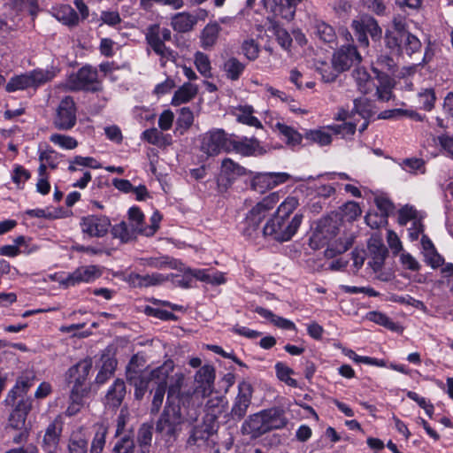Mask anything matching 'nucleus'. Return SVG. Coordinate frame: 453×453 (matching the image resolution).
Returning <instances> with one entry per match:
<instances>
[{"instance_id":"nucleus-1","label":"nucleus","mask_w":453,"mask_h":453,"mask_svg":"<svg viewBox=\"0 0 453 453\" xmlns=\"http://www.w3.org/2000/svg\"><path fill=\"white\" fill-rule=\"evenodd\" d=\"M185 423L180 407L176 404H165L162 413L156 421L155 431L157 440L161 441L166 449L177 442Z\"/></svg>"},{"instance_id":"nucleus-2","label":"nucleus","mask_w":453,"mask_h":453,"mask_svg":"<svg viewBox=\"0 0 453 453\" xmlns=\"http://www.w3.org/2000/svg\"><path fill=\"white\" fill-rule=\"evenodd\" d=\"M280 201L279 192H273L253 206L241 223V232L248 239L256 238L260 231L259 225Z\"/></svg>"},{"instance_id":"nucleus-3","label":"nucleus","mask_w":453,"mask_h":453,"mask_svg":"<svg viewBox=\"0 0 453 453\" xmlns=\"http://www.w3.org/2000/svg\"><path fill=\"white\" fill-rule=\"evenodd\" d=\"M303 219L302 213H296L291 219L273 215L263 227L262 234L278 242H287L296 233Z\"/></svg>"},{"instance_id":"nucleus-4","label":"nucleus","mask_w":453,"mask_h":453,"mask_svg":"<svg viewBox=\"0 0 453 453\" xmlns=\"http://www.w3.org/2000/svg\"><path fill=\"white\" fill-rule=\"evenodd\" d=\"M93 363L89 357L80 360L72 365L65 372V379L70 388V393L73 395H88L91 391L89 372L92 370Z\"/></svg>"},{"instance_id":"nucleus-5","label":"nucleus","mask_w":453,"mask_h":453,"mask_svg":"<svg viewBox=\"0 0 453 453\" xmlns=\"http://www.w3.org/2000/svg\"><path fill=\"white\" fill-rule=\"evenodd\" d=\"M4 403L11 408L8 418V426L11 428H22L27 418L32 410L33 399L28 395L19 394L10 390L4 399Z\"/></svg>"},{"instance_id":"nucleus-6","label":"nucleus","mask_w":453,"mask_h":453,"mask_svg":"<svg viewBox=\"0 0 453 453\" xmlns=\"http://www.w3.org/2000/svg\"><path fill=\"white\" fill-rule=\"evenodd\" d=\"M172 32L166 27H160L159 25H150L147 28L145 39L153 51L160 56L161 65L164 66L166 60L175 61L177 53L165 46V42L170 41Z\"/></svg>"},{"instance_id":"nucleus-7","label":"nucleus","mask_w":453,"mask_h":453,"mask_svg":"<svg viewBox=\"0 0 453 453\" xmlns=\"http://www.w3.org/2000/svg\"><path fill=\"white\" fill-rule=\"evenodd\" d=\"M351 28L357 41L358 46L361 48H368L369 35L372 41L378 42L382 36V29L379 26L377 20L367 14L361 15L351 22Z\"/></svg>"},{"instance_id":"nucleus-8","label":"nucleus","mask_w":453,"mask_h":453,"mask_svg":"<svg viewBox=\"0 0 453 453\" xmlns=\"http://www.w3.org/2000/svg\"><path fill=\"white\" fill-rule=\"evenodd\" d=\"M67 84L72 91L97 92L102 90L97 70L90 65H85L77 73H72L68 78Z\"/></svg>"},{"instance_id":"nucleus-9","label":"nucleus","mask_w":453,"mask_h":453,"mask_svg":"<svg viewBox=\"0 0 453 453\" xmlns=\"http://www.w3.org/2000/svg\"><path fill=\"white\" fill-rule=\"evenodd\" d=\"M77 108L73 98L66 96L61 99L53 116V126L60 131H68L77 123Z\"/></svg>"},{"instance_id":"nucleus-10","label":"nucleus","mask_w":453,"mask_h":453,"mask_svg":"<svg viewBox=\"0 0 453 453\" xmlns=\"http://www.w3.org/2000/svg\"><path fill=\"white\" fill-rule=\"evenodd\" d=\"M174 369L173 361L171 359L166 360L164 364L156 368V372H154L156 377V388L153 393V397L151 401L150 407V414L156 415L159 412L167 388V380L170 373Z\"/></svg>"},{"instance_id":"nucleus-11","label":"nucleus","mask_w":453,"mask_h":453,"mask_svg":"<svg viewBox=\"0 0 453 453\" xmlns=\"http://www.w3.org/2000/svg\"><path fill=\"white\" fill-rule=\"evenodd\" d=\"M231 134L223 129L211 130L203 134L201 150L208 156H216L221 151L230 152Z\"/></svg>"},{"instance_id":"nucleus-12","label":"nucleus","mask_w":453,"mask_h":453,"mask_svg":"<svg viewBox=\"0 0 453 453\" xmlns=\"http://www.w3.org/2000/svg\"><path fill=\"white\" fill-rule=\"evenodd\" d=\"M214 380V367L211 365H203L196 373V388L191 395V399L205 398L209 396L213 390Z\"/></svg>"},{"instance_id":"nucleus-13","label":"nucleus","mask_w":453,"mask_h":453,"mask_svg":"<svg viewBox=\"0 0 453 453\" xmlns=\"http://www.w3.org/2000/svg\"><path fill=\"white\" fill-rule=\"evenodd\" d=\"M102 271L97 265H83L76 268L73 272L60 280L65 288L73 287L81 283H89L100 278Z\"/></svg>"},{"instance_id":"nucleus-14","label":"nucleus","mask_w":453,"mask_h":453,"mask_svg":"<svg viewBox=\"0 0 453 453\" xmlns=\"http://www.w3.org/2000/svg\"><path fill=\"white\" fill-rule=\"evenodd\" d=\"M289 179L290 175L287 173H259L251 179L250 188L257 193L264 194Z\"/></svg>"},{"instance_id":"nucleus-15","label":"nucleus","mask_w":453,"mask_h":453,"mask_svg":"<svg viewBox=\"0 0 453 453\" xmlns=\"http://www.w3.org/2000/svg\"><path fill=\"white\" fill-rule=\"evenodd\" d=\"M252 394L253 387L250 382L242 380L239 383L238 394L230 411L233 419L241 420L245 417L248 408L251 403Z\"/></svg>"},{"instance_id":"nucleus-16","label":"nucleus","mask_w":453,"mask_h":453,"mask_svg":"<svg viewBox=\"0 0 453 453\" xmlns=\"http://www.w3.org/2000/svg\"><path fill=\"white\" fill-rule=\"evenodd\" d=\"M82 233L89 237L104 236L111 226V220L106 216L88 215L81 218L80 223Z\"/></svg>"},{"instance_id":"nucleus-17","label":"nucleus","mask_w":453,"mask_h":453,"mask_svg":"<svg viewBox=\"0 0 453 453\" xmlns=\"http://www.w3.org/2000/svg\"><path fill=\"white\" fill-rule=\"evenodd\" d=\"M361 55L352 44L342 45L333 55L332 63L340 72L349 70L352 65L361 62Z\"/></svg>"},{"instance_id":"nucleus-18","label":"nucleus","mask_w":453,"mask_h":453,"mask_svg":"<svg viewBox=\"0 0 453 453\" xmlns=\"http://www.w3.org/2000/svg\"><path fill=\"white\" fill-rule=\"evenodd\" d=\"M367 248L370 254L368 265L377 273L382 269L388 250L382 239L378 236H372L369 239Z\"/></svg>"},{"instance_id":"nucleus-19","label":"nucleus","mask_w":453,"mask_h":453,"mask_svg":"<svg viewBox=\"0 0 453 453\" xmlns=\"http://www.w3.org/2000/svg\"><path fill=\"white\" fill-rule=\"evenodd\" d=\"M155 372L156 368L149 372L130 373V375L126 376L127 383L134 388V396L135 400H142L149 388V384L151 381L156 382Z\"/></svg>"},{"instance_id":"nucleus-20","label":"nucleus","mask_w":453,"mask_h":453,"mask_svg":"<svg viewBox=\"0 0 453 453\" xmlns=\"http://www.w3.org/2000/svg\"><path fill=\"white\" fill-rule=\"evenodd\" d=\"M397 37L399 39L397 40L398 42L395 47L386 45L391 54L400 56L405 52L408 56H411L412 54L421 50V42L416 35H412L411 33L409 32L403 34L401 36Z\"/></svg>"},{"instance_id":"nucleus-21","label":"nucleus","mask_w":453,"mask_h":453,"mask_svg":"<svg viewBox=\"0 0 453 453\" xmlns=\"http://www.w3.org/2000/svg\"><path fill=\"white\" fill-rule=\"evenodd\" d=\"M241 431L242 434L249 435L253 439L258 438L266 434L267 429L263 411L250 415L242 423Z\"/></svg>"},{"instance_id":"nucleus-22","label":"nucleus","mask_w":453,"mask_h":453,"mask_svg":"<svg viewBox=\"0 0 453 453\" xmlns=\"http://www.w3.org/2000/svg\"><path fill=\"white\" fill-rule=\"evenodd\" d=\"M259 148V142L256 138H239L235 134H231L230 151L249 157L255 155Z\"/></svg>"},{"instance_id":"nucleus-23","label":"nucleus","mask_w":453,"mask_h":453,"mask_svg":"<svg viewBox=\"0 0 453 453\" xmlns=\"http://www.w3.org/2000/svg\"><path fill=\"white\" fill-rule=\"evenodd\" d=\"M214 425L206 421L195 426L190 431V434L187 440V445L201 446L204 444L208 439L215 433Z\"/></svg>"},{"instance_id":"nucleus-24","label":"nucleus","mask_w":453,"mask_h":453,"mask_svg":"<svg viewBox=\"0 0 453 453\" xmlns=\"http://www.w3.org/2000/svg\"><path fill=\"white\" fill-rule=\"evenodd\" d=\"M167 280L161 273H153L151 274L141 275L136 273H130L127 276V282L134 288H149L162 284Z\"/></svg>"},{"instance_id":"nucleus-25","label":"nucleus","mask_w":453,"mask_h":453,"mask_svg":"<svg viewBox=\"0 0 453 453\" xmlns=\"http://www.w3.org/2000/svg\"><path fill=\"white\" fill-rule=\"evenodd\" d=\"M337 231L338 228L332 219L321 220L311 237V242H316L317 246H323L327 243L329 239L337 234Z\"/></svg>"},{"instance_id":"nucleus-26","label":"nucleus","mask_w":453,"mask_h":453,"mask_svg":"<svg viewBox=\"0 0 453 453\" xmlns=\"http://www.w3.org/2000/svg\"><path fill=\"white\" fill-rule=\"evenodd\" d=\"M198 22V17L188 12L175 13L171 18V27L178 33H188Z\"/></svg>"},{"instance_id":"nucleus-27","label":"nucleus","mask_w":453,"mask_h":453,"mask_svg":"<svg viewBox=\"0 0 453 453\" xmlns=\"http://www.w3.org/2000/svg\"><path fill=\"white\" fill-rule=\"evenodd\" d=\"M126 393L124 380L121 379L115 380L105 395L106 405L112 410H117L121 405Z\"/></svg>"},{"instance_id":"nucleus-28","label":"nucleus","mask_w":453,"mask_h":453,"mask_svg":"<svg viewBox=\"0 0 453 453\" xmlns=\"http://www.w3.org/2000/svg\"><path fill=\"white\" fill-rule=\"evenodd\" d=\"M301 1L302 0H273L270 10L276 17L291 20L295 16L296 4Z\"/></svg>"},{"instance_id":"nucleus-29","label":"nucleus","mask_w":453,"mask_h":453,"mask_svg":"<svg viewBox=\"0 0 453 453\" xmlns=\"http://www.w3.org/2000/svg\"><path fill=\"white\" fill-rule=\"evenodd\" d=\"M88 438L82 428L73 431L67 441L66 453H88Z\"/></svg>"},{"instance_id":"nucleus-30","label":"nucleus","mask_w":453,"mask_h":453,"mask_svg":"<svg viewBox=\"0 0 453 453\" xmlns=\"http://www.w3.org/2000/svg\"><path fill=\"white\" fill-rule=\"evenodd\" d=\"M221 27L217 21L209 22L202 30L200 43L204 50H211L218 42Z\"/></svg>"},{"instance_id":"nucleus-31","label":"nucleus","mask_w":453,"mask_h":453,"mask_svg":"<svg viewBox=\"0 0 453 453\" xmlns=\"http://www.w3.org/2000/svg\"><path fill=\"white\" fill-rule=\"evenodd\" d=\"M394 30H387L384 37L385 45H391L395 47L397 45V36H401L403 34L409 33L407 30V23L405 18L397 15L393 18L392 20Z\"/></svg>"},{"instance_id":"nucleus-32","label":"nucleus","mask_w":453,"mask_h":453,"mask_svg":"<svg viewBox=\"0 0 453 453\" xmlns=\"http://www.w3.org/2000/svg\"><path fill=\"white\" fill-rule=\"evenodd\" d=\"M263 412L265 419L267 433L272 430L280 429L286 426L288 419L284 416V411L282 410L272 408L264 410Z\"/></svg>"},{"instance_id":"nucleus-33","label":"nucleus","mask_w":453,"mask_h":453,"mask_svg":"<svg viewBox=\"0 0 453 453\" xmlns=\"http://www.w3.org/2000/svg\"><path fill=\"white\" fill-rule=\"evenodd\" d=\"M63 431V422L60 418H55L49 424L45 430L42 443L49 448H55L59 441Z\"/></svg>"},{"instance_id":"nucleus-34","label":"nucleus","mask_w":453,"mask_h":453,"mask_svg":"<svg viewBox=\"0 0 453 453\" xmlns=\"http://www.w3.org/2000/svg\"><path fill=\"white\" fill-rule=\"evenodd\" d=\"M102 366L95 380V382L98 385L105 383L111 376H113L118 365L117 359L108 355L102 357Z\"/></svg>"},{"instance_id":"nucleus-35","label":"nucleus","mask_w":453,"mask_h":453,"mask_svg":"<svg viewBox=\"0 0 453 453\" xmlns=\"http://www.w3.org/2000/svg\"><path fill=\"white\" fill-rule=\"evenodd\" d=\"M153 435V426L151 424H142L137 432L136 442L140 453H150Z\"/></svg>"},{"instance_id":"nucleus-36","label":"nucleus","mask_w":453,"mask_h":453,"mask_svg":"<svg viewBox=\"0 0 453 453\" xmlns=\"http://www.w3.org/2000/svg\"><path fill=\"white\" fill-rule=\"evenodd\" d=\"M245 68L246 65L235 57L227 58L223 64V71L226 77L231 81H238Z\"/></svg>"},{"instance_id":"nucleus-37","label":"nucleus","mask_w":453,"mask_h":453,"mask_svg":"<svg viewBox=\"0 0 453 453\" xmlns=\"http://www.w3.org/2000/svg\"><path fill=\"white\" fill-rule=\"evenodd\" d=\"M275 128L279 131L287 145L292 148L300 145L304 138L298 131L283 123L278 122L275 125Z\"/></svg>"},{"instance_id":"nucleus-38","label":"nucleus","mask_w":453,"mask_h":453,"mask_svg":"<svg viewBox=\"0 0 453 453\" xmlns=\"http://www.w3.org/2000/svg\"><path fill=\"white\" fill-rule=\"evenodd\" d=\"M188 273L192 279H196L205 283L220 285L225 282V277L221 273L217 272L211 274L207 269H188Z\"/></svg>"},{"instance_id":"nucleus-39","label":"nucleus","mask_w":453,"mask_h":453,"mask_svg":"<svg viewBox=\"0 0 453 453\" xmlns=\"http://www.w3.org/2000/svg\"><path fill=\"white\" fill-rule=\"evenodd\" d=\"M36 380L35 372L34 371H25L16 380L15 385L11 390L19 394L27 395L30 388L35 385Z\"/></svg>"},{"instance_id":"nucleus-40","label":"nucleus","mask_w":453,"mask_h":453,"mask_svg":"<svg viewBox=\"0 0 453 453\" xmlns=\"http://www.w3.org/2000/svg\"><path fill=\"white\" fill-rule=\"evenodd\" d=\"M313 33L319 40L326 43H334L337 38L334 28L322 20L315 21Z\"/></svg>"},{"instance_id":"nucleus-41","label":"nucleus","mask_w":453,"mask_h":453,"mask_svg":"<svg viewBox=\"0 0 453 453\" xmlns=\"http://www.w3.org/2000/svg\"><path fill=\"white\" fill-rule=\"evenodd\" d=\"M197 93V88L191 83H184L178 90L175 91L173 99V105H180L189 102Z\"/></svg>"},{"instance_id":"nucleus-42","label":"nucleus","mask_w":453,"mask_h":453,"mask_svg":"<svg viewBox=\"0 0 453 453\" xmlns=\"http://www.w3.org/2000/svg\"><path fill=\"white\" fill-rule=\"evenodd\" d=\"M28 88H33V85L29 73H25L12 77L5 86V90L12 93L17 90H24Z\"/></svg>"},{"instance_id":"nucleus-43","label":"nucleus","mask_w":453,"mask_h":453,"mask_svg":"<svg viewBox=\"0 0 453 453\" xmlns=\"http://www.w3.org/2000/svg\"><path fill=\"white\" fill-rule=\"evenodd\" d=\"M141 265L156 269L173 268L174 262L168 256L149 257L139 259Z\"/></svg>"},{"instance_id":"nucleus-44","label":"nucleus","mask_w":453,"mask_h":453,"mask_svg":"<svg viewBox=\"0 0 453 453\" xmlns=\"http://www.w3.org/2000/svg\"><path fill=\"white\" fill-rule=\"evenodd\" d=\"M307 144L318 143L320 146H326L332 142L331 134L323 129L307 130L303 134Z\"/></svg>"},{"instance_id":"nucleus-45","label":"nucleus","mask_w":453,"mask_h":453,"mask_svg":"<svg viewBox=\"0 0 453 453\" xmlns=\"http://www.w3.org/2000/svg\"><path fill=\"white\" fill-rule=\"evenodd\" d=\"M277 378L287 384L288 386L296 388L299 387L298 382L296 379H293L291 375L294 374V370L282 362H278L274 365Z\"/></svg>"},{"instance_id":"nucleus-46","label":"nucleus","mask_w":453,"mask_h":453,"mask_svg":"<svg viewBox=\"0 0 453 453\" xmlns=\"http://www.w3.org/2000/svg\"><path fill=\"white\" fill-rule=\"evenodd\" d=\"M355 112L359 114L364 119H368L375 113V106L372 100L360 97L354 100Z\"/></svg>"},{"instance_id":"nucleus-47","label":"nucleus","mask_w":453,"mask_h":453,"mask_svg":"<svg viewBox=\"0 0 453 453\" xmlns=\"http://www.w3.org/2000/svg\"><path fill=\"white\" fill-rule=\"evenodd\" d=\"M56 18L63 24L74 27L79 24V16L70 5H63L56 12Z\"/></svg>"},{"instance_id":"nucleus-48","label":"nucleus","mask_w":453,"mask_h":453,"mask_svg":"<svg viewBox=\"0 0 453 453\" xmlns=\"http://www.w3.org/2000/svg\"><path fill=\"white\" fill-rule=\"evenodd\" d=\"M353 244L352 237L340 238L335 243L330 244L325 250V256L327 258H333L335 256L344 253Z\"/></svg>"},{"instance_id":"nucleus-49","label":"nucleus","mask_w":453,"mask_h":453,"mask_svg":"<svg viewBox=\"0 0 453 453\" xmlns=\"http://www.w3.org/2000/svg\"><path fill=\"white\" fill-rule=\"evenodd\" d=\"M316 71L321 75L325 82H333L338 77L339 73H342L333 63L329 64L320 61L316 64Z\"/></svg>"},{"instance_id":"nucleus-50","label":"nucleus","mask_w":453,"mask_h":453,"mask_svg":"<svg viewBox=\"0 0 453 453\" xmlns=\"http://www.w3.org/2000/svg\"><path fill=\"white\" fill-rule=\"evenodd\" d=\"M33 88L40 87L50 81L56 76V72L53 69L50 70H43V69H35L31 72H28Z\"/></svg>"},{"instance_id":"nucleus-51","label":"nucleus","mask_w":453,"mask_h":453,"mask_svg":"<svg viewBox=\"0 0 453 453\" xmlns=\"http://www.w3.org/2000/svg\"><path fill=\"white\" fill-rule=\"evenodd\" d=\"M253 108L251 106H241L239 108V114L237 115V120L242 124L255 127H262L261 122L258 119L253 116Z\"/></svg>"},{"instance_id":"nucleus-52","label":"nucleus","mask_w":453,"mask_h":453,"mask_svg":"<svg viewBox=\"0 0 453 453\" xmlns=\"http://www.w3.org/2000/svg\"><path fill=\"white\" fill-rule=\"evenodd\" d=\"M299 206V200L295 196H288L278 207L274 215L290 219V215Z\"/></svg>"},{"instance_id":"nucleus-53","label":"nucleus","mask_w":453,"mask_h":453,"mask_svg":"<svg viewBox=\"0 0 453 453\" xmlns=\"http://www.w3.org/2000/svg\"><path fill=\"white\" fill-rule=\"evenodd\" d=\"M418 97L423 110L430 111L434 108L436 96L434 88L422 89Z\"/></svg>"},{"instance_id":"nucleus-54","label":"nucleus","mask_w":453,"mask_h":453,"mask_svg":"<svg viewBox=\"0 0 453 453\" xmlns=\"http://www.w3.org/2000/svg\"><path fill=\"white\" fill-rule=\"evenodd\" d=\"M50 141L65 150H73L78 146V142L75 138L58 133L52 134L50 136Z\"/></svg>"},{"instance_id":"nucleus-55","label":"nucleus","mask_w":453,"mask_h":453,"mask_svg":"<svg viewBox=\"0 0 453 453\" xmlns=\"http://www.w3.org/2000/svg\"><path fill=\"white\" fill-rule=\"evenodd\" d=\"M184 376L182 373H176L171 378L170 385L167 387V403L170 398H180L181 396L180 390L183 384Z\"/></svg>"},{"instance_id":"nucleus-56","label":"nucleus","mask_w":453,"mask_h":453,"mask_svg":"<svg viewBox=\"0 0 453 453\" xmlns=\"http://www.w3.org/2000/svg\"><path fill=\"white\" fill-rule=\"evenodd\" d=\"M76 165L89 167L93 169H98L101 167L100 164L92 157H81L75 156L73 159L70 162L68 166L69 172L77 171Z\"/></svg>"},{"instance_id":"nucleus-57","label":"nucleus","mask_w":453,"mask_h":453,"mask_svg":"<svg viewBox=\"0 0 453 453\" xmlns=\"http://www.w3.org/2000/svg\"><path fill=\"white\" fill-rule=\"evenodd\" d=\"M241 48L243 55L250 61L256 60L259 56V44L253 38L244 40Z\"/></svg>"},{"instance_id":"nucleus-58","label":"nucleus","mask_w":453,"mask_h":453,"mask_svg":"<svg viewBox=\"0 0 453 453\" xmlns=\"http://www.w3.org/2000/svg\"><path fill=\"white\" fill-rule=\"evenodd\" d=\"M194 115L192 111L188 107H183L180 109L176 125V129H181L180 134L183 131L188 130L193 124Z\"/></svg>"},{"instance_id":"nucleus-59","label":"nucleus","mask_w":453,"mask_h":453,"mask_svg":"<svg viewBox=\"0 0 453 453\" xmlns=\"http://www.w3.org/2000/svg\"><path fill=\"white\" fill-rule=\"evenodd\" d=\"M107 434V427L100 426L96 430L91 442L90 453H101L105 445V438Z\"/></svg>"},{"instance_id":"nucleus-60","label":"nucleus","mask_w":453,"mask_h":453,"mask_svg":"<svg viewBox=\"0 0 453 453\" xmlns=\"http://www.w3.org/2000/svg\"><path fill=\"white\" fill-rule=\"evenodd\" d=\"M195 65L199 71V73L206 77L209 78L211 76V61L207 55H205L203 52H196L195 55Z\"/></svg>"},{"instance_id":"nucleus-61","label":"nucleus","mask_w":453,"mask_h":453,"mask_svg":"<svg viewBox=\"0 0 453 453\" xmlns=\"http://www.w3.org/2000/svg\"><path fill=\"white\" fill-rule=\"evenodd\" d=\"M60 154L51 148L42 150L39 154V161L45 163L51 169H56L58 165Z\"/></svg>"},{"instance_id":"nucleus-62","label":"nucleus","mask_w":453,"mask_h":453,"mask_svg":"<svg viewBox=\"0 0 453 453\" xmlns=\"http://www.w3.org/2000/svg\"><path fill=\"white\" fill-rule=\"evenodd\" d=\"M102 24L108 25L109 27L120 29L118 26L121 23L122 19L119 13L116 11H103L100 15Z\"/></svg>"},{"instance_id":"nucleus-63","label":"nucleus","mask_w":453,"mask_h":453,"mask_svg":"<svg viewBox=\"0 0 453 453\" xmlns=\"http://www.w3.org/2000/svg\"><path fill=\"white\" fill-rule=\"evenodd\" d=\"M111 232L114 238L120 239L122 242H127L132 238V232L124 221L113 226Z\"/></svg>"},{"instance_id":"nucleus-64","label":"nucleus","mask_w":453,"mask_h":453,"mask_svg":"<svg viewBox=\"0 0 453 453\" xmlns=\"http://www.w3.org/2000/svg\"><path fill=\"white\" fill-rule=\"evenodd\" d=\"M441 283L453 294V264H448L441 270Z\"/></svg>"}]
</instances>
